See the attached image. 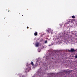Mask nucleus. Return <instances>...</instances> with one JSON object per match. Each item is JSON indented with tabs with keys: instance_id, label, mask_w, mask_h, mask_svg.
Instances as JSON below:
<instances>
[{
	"instance_id": "0eeeda50",
	"label": "nucleus",
	"mask_w": 77,
	"mask_h": 77,
	"mask_svg": "<svg viewBox=\"0 0 77 77\" xmlns=\"http://www.w3.org/2000/svg\"><path fill=\"white\" fill-rule=\"evenodd\" d=\"M31 64L32 65V66H33V62L32 61L31 62Z\"/></svg>"
},
{
	"instance_id": "ddd939ff",
	"label": "nucleus",
	"mask_w": 77,
	"mask_h": 77,
	"mask_svg": "<svg viewBox=\"0 0 77 77\" xmlns=\"http://www.w3.org/2000/svg\"><path fill=\"white\" fill-rule=\"evenodd\" d=\"M27 29H29V27H28V26L27 27Z\"/></svg>"
},
{
	"instance_id": "f03ea898",
	"label": "nucleus",
	"mask_w": 77,
	"mask_h": 77,
	"mask_svg": "<svg viewBox=\"0 0 77 77\" xmlns=\"http://www.w3.org/2000/svg\"><path fill=\"white\" fill-rule=\"evenodd\" d=\"M30 69V68L29 67H28L27 68L25 69V72H27V71H29Z\"/></svg>"
},
{
	"instance_id": "7ed1b4c3",
	"label": "nucleus",
	"mask_w": 77,
	"mask_h": 77,
	"mask_svg": "<svg viewBox=\"0 0 77 77\" xmlns=\"http://www.w3.org/2000/svg\"><path fill=\"white\" fill-rule=\"evenodd\" d=\"M39 42H36V43L35 44V47H39Z\"/></svg>"
},
{
	"instance_id": "6e6552de",
	"label": "nucleus",
	"mask_w": 77,
	"mask_h": 77,
	"mask_svg": "<svg viewBox=\"0 0 77 77\" xmlns=\"http://www.w3.org/2000/svg\"><path fill=\"white\" fill-rule=\"evenodd\" d=\"M64 73H65V74H66L67 73V71H66V70H65L64 71Z\"/></svg>"
},
{
	"instance_id": "423d86ee",
	"label": "nucleus",
	"mask_w": 77,
	"mask_h": 77,
	"mask_svg": "<svg viewBox=\"0 0 77 77\" xmlns=\"http://www.w3.org/2000/svg\"><path fill=\"white\" fill-rule=\"evenodd\" d=\"M32 66H33V68H35V67H36V66H37V65H34V64Z\"/></svg>"
},
{
	"instance_id": "1a4fd4ad",
	"label": "nucleus",
	"mask_w": 77,
	"mask_h": 77,
	"mask_svg": "<svg viewBox=\"0 0 77 77\" xmlns=\"http://www.w3.org/2000/svg\"><path fill=\"white\" fill-rule=\"evenodd\" d=\"M72 18H75V16H72Z\"/></svg>"
},
{
	"instance_id": "f257e3e1",
	"label": "nucleus",
	"mask_w": 77,
	"mask_h": 77,
	"mask_svg": "<svg viewBox=\"0 0 77 77\" xmlns=\"http://www.w3.org/2000/svg\"><path fill=\"white\" fill-rule=\"evenodd\" d=\"M75 51H76V50L73 48H71V50H69V52H75Z\"/></svg>"
},
{
	"instance_id": "9d476101",
	"label": "nucleus",
	"mask_w": 77,
	"mask_h": 77,
	"mask_svg": "<svg viewBox=\"0 0 77 77\" xmlns=\"http://www.w3.org/2000/svg\"><path fill=\"white\" fill-rule=\"evenodd\" d=\"M47 41L46 40L45 41V44H46V43H47Z\"/></svg>"
},
{
	"instance_id": "9b49d317",
	"label": "nucleus",
	"mask_w": 77,
	"mask_h": 77,
	"mask_svg": "<svg viewBox=\"0 0 77 77\" xmlns=\"http://www.w3.org/2000/svg\"><path fill=\"white\" fill-rule=\"evenodd\" d=\"M75 58H77V55H75Z\"/></svg>"
},
{
	"instance_id": "f8f14e48",
	"label": "nucleus",
	"mask_w": 77,
	"mask_h": 77,
	"mask_svg": "<svg viewBox=\"0 0 77 77\" xmlns=\"http://www.w3.org/2000/svg\"><path fill=\"white\" fill-rule=\"evenodd\" d=\"M50 30L49 29L48 31V30L47 31L48 32H49V33H50Z\"/></svg>"
},
{
	"instance_id": "20e7f679",
	"label": "nucleus",
	"mask_w": 77,
	"mask_h": 77,
	"mask_svg": "<svg viewBox=\"0 0 77 77\" xmlns=\"http://www.w3.org/2000/svg\"><path fill=\"white\" fill-rule=\"evenodd\" d=\"M74 21V19H69V22H70V23H72V21Z\"/></svg>"
},
{
	"instance_id": "39448f33",
	"label": "nucleus",
	"mask_w": 77,
	"mask_h": 77,
	"mask_svg": "<svg viewBox=\"0 0 77 77\" xmlns=\"http://www.w3.org/2000/svg\"><path fill=\"white\" fill-rule=\"evenodd\" d=\"M37 35H38V33H37V32H35L34 33V35L35 36H37Z\"/></svg>"
}]
</instances>
